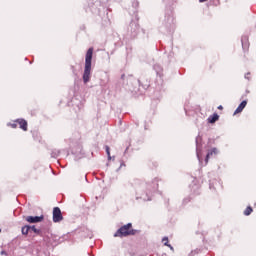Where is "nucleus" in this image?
<instances>
[{
	"label": "nucleus",
	"instance_id": "obj_1",
	"mask_svg": "<svg viewBox=\"0 0 256 256\" xmlns=\"http://www.w3.org/2000/svg\"><path fill=\"white\" fill-rule=\"evenodd\" d=\"M92 57H93V48H90L85 58V69L83 74V81L85 84H87L91 79Z\"/></svg>",
	"mask_w": 256,
	"mask_h": 256
},
{
	"label": "nucleus",
	"instance_id": "obj_2",
	"mask_svg": "<svg viewBox=\"0 0 256 256\" xmlns=\"http://www.w3.org/2000/svg\"><path fill=\"white\" fill-rule=\"evenodd\" d=\"M133 230H132V224L129 223L125 226H123L122 228H120L116 233H115V237H124V236H128V235H132Z\"/></svg>",
	"mask_w": 256,
	"mask_h": 256
},
{
	"label": "nucleus",
	"instance_id": "obj_3",
	"mask_svg": "<svg viewBox=\"0 0 256 256\" xmlns=\"http://www.w3.org/2000/svg\"><path fill=\"white\" fill-rule=\"evenodd\" d=\"M62 220H63V216H62L61 210L58 207L54 208V210H53V221L55 223H57V222H60Z\"/></svg>",
	"mask_w": 256,
	"mask_h": 256
},
{
	"label": "nucleus",
	"instance_id": "obj_4",
	"mask_svg": "<svg viewBox=\"0 0 256 256\" xmlns=\"http://www.w3.org/2000/svg\"><path fill=\"white\" fill-rule=\"evenodd\" d=\"M43 219H44L43 216H28L26 218V221L29 223H39V222H42Z\"/></svg>",
	"mask_w": 256,
	"mask_h": 256
},
{
	"label": "nucleus",
	"instance_id": "obj_5",
	"mask_svg": "<svg viewBox=\"0 0 256 256\" xmlns=\"http://www.w3.org/2000/svg\"><path fill=\"white\" fill-rule=\"evenodd\" d=\"M246 106H247V101H242V103H240L238 108H236V111H234V115L241 113Z\"/></svg>",
	"mask_w": 256,
	"mask_h": 256
},
{
	"label": "nucleus",
	"instance_id": "obj_6",
	"mask_svg": "<svg viewBox=\"0 0 256 256\" xmlns=\"http://www.w3.org/2000/svg\"><path fill=\"white\" fill-rule=\"evenodd\" d=\"M16 123H18V124L20 125V128H21L22 130L27 131V126H28V124H27V122H26L25 120H23V119H18V120L16 121Z\"/></svg>",
	"mask_w": 256,
	"mask_h": 256
},
{
	"label": "nucleus",
	"instance_id": "obj_7",
	"mask_svg": "<svg viewBox=\"0 0 256 256\" xmlns=\"http://www.w3.org/2000/svg\"><path fill=\"white\" fill-rule=\"evenodd\" d=\"M218 153H219V151H218L216 148L212 149V150L207 154V157H206V164L208 163L209 158H210L211 156L217 155Z\"/></svg>",
	"mask_w": 256,
	"mask_h": 256
},
{
	"label": "nucleus",
	"instance_id": "obj_8",
	"mask_svg": "<svg viewBox=\"0 0 256 256\" xmlns=\"http://www.w3.org/2000/svg\"><path fill=\"white\" fill-rule=\"evenodd\" d=\"M219 119V116L217 114H214L213 116H210L208 121L209 123L213 124Z\"/></svg>",
	"mask_w": 256,
	"mask_h": 256
},
{
	"label": "nucleus",
	"instance_id": "obj_9",
	"mask_svg": "<svg viewBox=\"0 0 256 256\" xmlns=\"http://www.w3.org/2000/svg\"><path fill=\"white\" fill-rule=\"evenodd\" d=\"M30 229H31V228H30L29 226H24V227L22 228V234H23V235H27Z\"/></svg>",
	"mask_w": 256,
	"mask_h": 256
},
{
	"label": "nucleus",
	"instance_id": "obj_10",
	"mask_svg": "<svg viewBox=\"0 0 256 256\" xmlns=\"http://www.w3.org/2000/svg\"><path fill=\"white\" fill-rule=\"evenodd\" d=\"M253 212V209L251 207L246 208L244 210V215L249 216Z\"/></svg>",
	"mask_w": 256,
	"mask_h": 256
},
{
	"label": "nucleus",
	"instance_id": "obj_11",
	"mask_svg": "<svg viewBox=\"0 0 256 256\" xmlns=\"http://www.w3.org/2000/svg\"><path fill=\"white\" fill-rule=\"evenodd\" d=\"M162 241L164 242L165 246H168L171 248V250H174L173 247L171 245H169V243H168V237H164Z\"/></svg>",
	"mask_w": 256,
	"mask_h": 256
},
{
	"label": "nucleus",
	"instance_id": "obj_12",
	"mask_svg": "<svg viewBox=\"0 0 256 256\" xmlns=\"http://www.w3.org/2000/svg\"><path fill=\"white\" fill-rule=\"evenodd\" d=\"M106 152H107V155H108L109 160H111V155H110V149H109V147L106 148Z\"/></svg>",
	"mask_w": 256,
	"mask_h": 256
},
{
	"label": "nucleus",
	"instance_id": "obj_13",
	"mask_svg": "<svg viewBox=\"0 0 256 256\" xmlns=\"http://www.w3.org/2000/svg\"><path fill=\"white\" fill-rule=\"evenodd\" d=\"M30 229H32L35 233H39V230H37L35 226L30 227Z\"/></svg>",
	"mask_w": 256,
	"mask_h": 256
},
{
	"label": "nucleus",
	"instance_id": "obj_14",
	"mask_svg": "<svg viewBox=\"0 0 256 256\" xmlns=\"http://www.w3.org/2000/svg\"><path fill=\"white\" fill-rule=\"evenodd\" d=\"M8 125H10L12 128H16V127H17V124H16V123L8 124Z\"/></svg>",
	"mask_w": 256,
	"mask_h": 256
},
{
	"label": "nucleus",
	"instance_id": "obj_15",
	"mask_svg": "<svg viewBox=\"0 0 256 256\" xmlns=\"http://www.w3.org/2000/svg\"><path fill=\"white\" fill-rule=\"evenodd\" d=\"M242 47H243V48H245V47L247 48V47H248V44H247V43L242 42Z\"/></svg>",
	"mask_w": 256,
	"mask_h": 256
},
{
	"label": "nucleus",
	"instance_id": "obj_16",
	"mask_svg": "<svg viewBox=\"0 0 256 256\" xmlns=\"http://www.w3.org/2000/svg\"><path fill=\"white\" fill-rule=\"evenodd\" d=\"M218 109H219V110H222V109H223V107H222V106H218Z\"/></svg>",
	"mask_w": 256,
	"mask_h": 256
},
{
	"label": "nucleus",
	"instance_id": "obj_17",
	"mask_svg": "<svg viewBox=\"0 0 256 256\" xmlns=\"http://www.w3.org/2000/svg\"><path fill=\"white\" fill-rule=\"evenodd\" d=\"M197 156H198V159L200 160V155H199V153H197Z\"/></svg>",
	"mask_w": 256,
	"mask_h": 256
},
{
	"label": "nucleus",
	"instance_id": "obj_18",
	"mask_svg": "<svg viewBox=\"0 0 256 256\" xmlns=\"http://www.w3.org/2000/svg\"><path fill=\"white\" fill-rule=\"evenodd\" d=\"M5 252H2V254H4Z\"/></svg>",
	"mask_w": 256,
	"mask_h": 256
}]
</instances>
